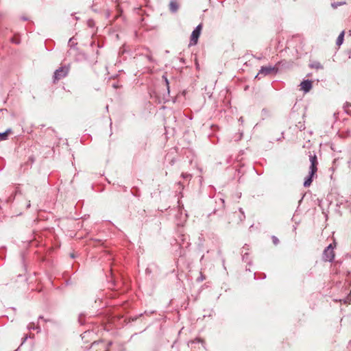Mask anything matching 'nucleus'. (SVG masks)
Returning a JSON list of instances; mask_svg holds the SVG:
<instances>
[{
	"mask_svg": "<svg viewBox=\"0 0 351 351\" xmlns=\"http://www.w3.org/2000/svg\"><path fill=\"white\" fill-rule=\"evenodd\" d=\"M309 160L311 162V165L309 167V173L308 176L305 178L304 182V187H308L311 186L313 179L316 175V173L317 171V165H318V161L317 158L315 154H311L309 156Z\"/></svg>",
	"mask_w": 351,
	"mask_h": 351,
	"instance_id": "1",
	"label": "nucleus"
},
{
	"mask_svg": "<svg viewBox=\"0 0 351 351\" xmlns=\"http://www.w3.org/2000/svg\"><path fill=\"white\" fill-rule=\"evenodd\" d=\"M337 247V242L334 239L333 242L329 244L324 250L322 259L325 262H332L335 257V249Z\"/></svg>",
	"mask_w": 351,
	"mask_h": 351,
	"instance_id": "2",
	"label": "nucleus"
},
{
	"mask_svg": "<svg viewBox=\"0 0 351 351\" xmlns=\"http://www.w3.org/2000/svg\"><path fill=\"white\" fill-rule=\"evenodd\" d=\"M69 71V66H63L60 67L58 69H56L53 74V82L59 81L60 80L65 77Z\"/></svg>",
	"mask_w": 351,
	"mask_h": 351,
	"instance_id": "3",
	"label": "nucleus"
},
{
	"mask_svg": "<svg viewBox=\"0 0 351 351\" xmlns=\"http://www.w3.org/2000/svg\"><path fill=\"white\" fill-rule=\"evenodd\" d=\"M202 25H198L192 32L189 45H195L197 43L198 38L200 35Z\"/></svg>",
	"mask_w": 351,
	"mask_h": 351,
	"instance_id": "4",
	"label": "nucleus"
},
{
	"mask_svg": "<svg viewBox=\"0 0 351 351\" xmlns=\"http://www.w3.org/2000/svg\"><path fill=\"white\" fill-rule=\"evenodd\" d=\"M300 87L301 90H302L304 93H307L311 90L313 87L312 81L309 80H303L300 83Z\"/></svg>",
	"mask_w": 351,
	"mask_h": 351,
	"instance_id": "5",
	"label": "nucleus"
},
{
	"mask_svg": "<svg viewBox=\"0 0 351 351\" xmlns=\"http://www.w3.org/2000/svg\"><path fill=\"white\" fill-rule=\"evenodd\" d=\"M275 71H277L275 66H262L256 77H258L259 75H267Z\"/></svg>",
	"mask_w": 351,
	"mask_h": 351,
	"instance_id": "6",
	"label": "nucleus"
},
{
	"mask_svg": "<svg viewBox=\"0 0 351 351\" xmlns=\"http://www.w3.org/2000/svg\"><path fill=\"white\" fill-rule=\"evenodd\" d=\"M344 35H345L344 31H342L339 34V36L337 37V41H336V44L337 46L340 47L343 44V40H344Z\"/></svg>",
	"mask_w": 351,
	"mask_h": 351,
	"instance_id": "7",
	"label": "nucleus"
},
{
	"mask_svg": "<svg viewBox=\"0 0 351 351\" xmlns=\"http://www.w3.org/2000/svg\"><path fill=\"white\" fill-rule=\"evenodd\" d=\"M309 66L311 68V69H323V66L322 65V64L318 62V61H314L313 62H311L310 64H309Z\"/></svg>",
	"mask_w": 351,
	"mask_h": 351,
	"instance_id": "8",
	"label": "nucleus"
},
{
	"mask_svg": "<svg viewBox=\"0 0 351 351\" xmlns=\"http://www.w3.org/2000/svg\"><path fill=\"white\" fill-rule=\"evenodd\" d=\"M169 8L171 12H176L178 9V5L176 1H171Z\"/></svg>",
	"mask_w": 351,
	"mask_h": 351,
	"instance_id": "9",
	"label": "nucleus"
},
{
	"mask_svg": "<svg viewBox=\"0 0 351 351\" xmlns=\"http://www.w3.org/2000/svg\"><path fill=\"white\" fill-rule=\"evenodd\" d=\"M12 132L11 129L7 130L5 132L0 133V138L1 140H6L8 137V134Z\"/></svg>",
	"mask_w": 351,
	"mask_h": 351,
	"instance_id": "10",
	"label": "nucleus"
},
{
	"mask_svg": "<svg viewBox=\"0 0 351 351\" xmlns=\"http://www.w3.org/2000/svg\"><path fill=\"white\" fill-rule=\"evenodd\" d=\"M346 3V1L334 2L331 4L332 8L336 9L339 6L343 5Z\"/></svg>",
	"mask_w": 351,
	"mask_h": 351,
	"instance_id": "11",
	"label": "nucleus"
},
{
	"mask_svg": "<svg viewBox=\"0 0 351 351\" xmlns=\"http://www.w3.org/2000/svg\"><path fill=\"white\" fill-rule=\"evenodd\" d=\"M272 241H273V242H274V243L275 245H277V244L279 243V240H278V238H277L276 237H275V236H273V237H272Z\"/></svg>",
	"mask_w": 351,
	"mask_h": 351,
	"instance_id": "12",
	"label": "nucleus"
},
{
	"mask_svg": "<svg viewBox=\"0 0 351 351\" xmlns=\"http://www.w3.org/2000/svg\"><path fill=\"white\" fill-rule=\"evenodd\" d=\"M163 78H164V79H165V83H166V85H167V89L169 90V81H168L167 78L165 76H163Z\"/></svg>",
	"mask_w": 351,
	"mask_h": 351,
	"instance_id": "13",
	"label": "nucleus"
},
{
	"mask_svg": "<svg viewBox=\"0 0 351 351\" xmlns=\"http://www.w3.org/2000/svg\"><path fill=\"white\" fill-rule=\"evenodd\" d=\"M350 106H351V104H350V103L346 102V103L345 104V106H344V107H345V108H346V107H350Z\"/></svg>",
	"mask_w": 351,
	"mask_h": 351,
	"instance_id": "14",
	"label": "nucleus"
},
{
	"mask_svg": "<svg viewBox=\"0 0 351 351\" xmlns=\"http://www.w3.org/2000/svg\"><path fill=\"white\" fill-rule=\"evenodd\" d=\"M239 211L241 212V213L242 215H243V214H244V213H243V209H242V208H239Z\"/></svg>",
	"mask_w": 351,
	"mask_h": 351,
	"instance_id": "15",
	"label": "nucleus"
}]
</instances>
